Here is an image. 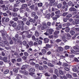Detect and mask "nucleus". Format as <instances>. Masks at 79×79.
<instances>
[{
    "label": "nucleus",
    "mask_w": 79,
    "mask_h": 79,
    "mask_svg": "<svg viewBox=\"0 0 79 79\" xmlns=\"http://www.w3.org/2000/svg\"><path fill=\"white\" fill-rule=\"evenodd\" d=\"M22 34H23L25 35V37H27L28 38L31 37V35L29 34V33H28V31H25L24 33H22Z\"/></svg>",
    "instance_id": "f257e3e1"
},
{
    "label": "nucleus",
    "mask_w": 79,
    "mask_h": 79,
    "mask_svg": "<svg viewBox=\"0 0 79 79\" xmlns=\"http://www.w3.org/2000/svg\"><path fill=\"white\" fill-rule=\"evenodd\" d=\"M5 17H3L2 19V21L3 22V21H4V20H5V22L6 23H8L10 21V19H9V18H6V19Z\"/></svg>",
    "instance_id": "f03ea898"
},
{
    "label": "nucleus",
    "mask_w": 79,
    "mask_h": 79,
    "mask_svg": "<svg viewBox=\"0 0 79 79\" xmlns=\"http://www.w3.org/2000/svg\"><path fill=\"white\" fill-rule=\"evenodd\" d=\"M29 67V65L27 64L24 65L22 66V67L21 68V70H24V69H26V68H27Z\"/></svg>",
    "instance_id": "7ed1b4c3"
},
{
    "label": "nucleus",
    "mask_w": 79,
    "mask_h": 79,
    "mask_svg": "<svg viewBox=\"0 0 79 79\" xmlns=\"http://www.w3.org/2000/svg\"><path fill=\"white\" fill-rule=\"evenodd\" d=\"M19 72L20 73H21L24 74H25V75H27V74H29L28 72L26 70H24L23 71L22 70H20Z\"/></svg>",
    "instance_id": "20e7f679"
},
{
    "label": "nucleus",
    "mask_w": 79,
    "mask_h": 79,
    "mask_svg": "<svg viewBox=\"0 0 79 79\" xmlns=\"http://www.w3.org/2000/svg\"><path fill=\"white\" fill-rule=\"evenodd\" d=\"M2 60L5 62V63H7L8 62V60H7V57L4 56L3 57V59Z\"/></svg>",
    "instance_id": "39448f33"
},
{
    "label": "nucleus",
    "mask_w": 79,
    "mask_h": 79,
    "mask_svg": "<svg viewBox=\"0 0 79 79\" xmlns=\"http://www.w3.org/2000/svg\"><path fill=\"white\" fill-rule=\"evenodd\" d=\"M69 10L70 11H77V10L74 7L70 8L69 9Z\"/></svg>",
    "instance_id": "423d86ee"
},
{
    "label": "nucleus",
    "mask_w": 79,
    "mask_h": 79,
    "mask_svg": "<svg viewBox=\"0 0 79 79\" xmlns=\"http://www.w3.org/2000/svg\"><path fill=\"white\" fill-rule=\"evenodd\" d=\"M44 43L46 44V43H48L49 41V39H48V38H46L44 39Z\"/></svg>",
    "instance_id": "0eeeda50"
},
{
    "label": "nucleus",
    "mask_w": 79,
    "mask_h": 79,
    "mask_svg": "<svg viewBox=\"0 0 79 79\" xmlns=\"http://www.w3.org/2000/svg\"><path fill=\"white\" fill-rule=\"evenodd\" d=\"M22 27V25L21 24H19L17 25V30H20Z\"/></svg>",
    "instance_id": "6e6552de"
},
{
    "label": "nucleus",
    "mask_w": 79,
    "mask_h": 79,
    "mask_svg": "<svg viewBox=\"0 0 79 79\" xmlns=\"http://www.w3.org/2000/svg\"><path fill=\"white\" fill-rule=\"evenodd\" d=\"M72 16V15L71 14L67 15L66 17V18L67 20H69V18H71Z\"/></svg>",
    "instance_id": "1a4fd4ad"
},
{
    "label": "nucleus",
    "mask_w": 79,
    "mask_h": 79,
    "mask_svg": "<svg viewBox=\"0 0 79 79\" xmlns=\"http://www.w3.org/2000/svg\"><path fill=\"white\" fill-rule=\"evenodd\" d=\"M29 21L30 23H35V19H33L31 18L29 20Z\"/></svg>",
    "instance_id": "9d476101"
},
{
    "label": "nucleus",
    "mask_w": 79,
    "mask_h": 79,
    "mask_svg": "<svg viewBox=\"0 0 79 79\" xmlns=\"http://www.w3.org/2000/svg\"><path fill=\"white\" fill-rule=\"evenodd\" d=\"M32 0H31L29 2H28L27 3V6H31V4H32Z\"/></svg>",
    "instance_id": "9b49d317"
},
{
    "label": "nucleus",
    "mask_w": 79,
    "mask_h": 79,
    "mask_svg": "<svg viewBox=\"0 0 79 79\" xmlns=\"http://www.w3.org/2000/svg\"><path fill=\"white\" fill-rule=\"evenodd\" d=\"M37 75L38 76V77L39 79H40L42 77V73H37Z\"/></svg>",
    "instance_id": "f8f14e48"
},
{
    "label": "nucleus",
    "mask_w": 79,
    "mask_h": 79,
    "mask_svg": "<svg viewBox=\"0 0 79 79\" xmlns=\"http://www.w3.org/2000/svg\"><path fill=\"white\" fill-rule=\"evenodd\" d=\"M20 78H22V75H21L18 74V75L16 76V79H20Z\"/></svg>",
    "instance_id": "ddd939ff"
},
{
    "label": "nucleus",
    "mask_w": 79,
    "mask_h": 79,
    "mask_svg": "<svg viewBox=\"0 0 79 79\" xmlns=\"http://www.w3.org/2000/svg\"><path fill=\"white\" fill-rule=\"evenodd\" d=\"M54 73L56 74L57 77H59V75L58 74V70L56 69L54 70Z\"/></svg>",
    "instance_id": "4468645a"
},
{
    "label": "nucleus",
    "mask_w": 79,
    "mask_h": 79,
    "mask_svg": "<svg viewBox=\"0 0 79 79\" xmlns=\"http://www.w3.org/2000/svg\"><path fill=\"white\" fill-rule=\"evenodd\" d=\"M65 31L66 32H69L70 29L68 27H67L65 28Z\"/></svg>",
    "instance_id": "2eb2a0df"
},
{
    "label": "nucleus",
    "mask_w": 79,
    "mask_h": 79,
    "mask_svg": "<svg viewBox=\"0 0 79 79\" xmlns=\"http://www.w3.org/2000/svg\"><path fill=\"white\" fill-rule=\"evenodd\" d=\"M44 67L42 66H40L39 67V70L40 71H42V70H44Z\"/></svg>",
    "instance_id": "dca6fc26"
},
{
    "label": "nucleus",
    "mask_w": 79,
    "mask_h": 79,
    "mask_svg": "<svg viewBox=\"0 0 79 79\" xmlns=\"http://www.w3.org/2000/svg\"><path fill=\"white\" fill-rule=\"evenodd\" d=\"M50 16H51V14H48L46 15V18L48 19H50Z\"/></svg>",
    "instance_id": "f3484780"
},
{
    "label": "nucleus",
    "mask_w": 79,
    "mask_h": 79,
    "mask_svg": "<svg viewBox=\"0 0 79 79\" xmlns=\"http://www.w3.org/2000/svg\"><path fill=\"white\" fill-rule=\"evenodd\" d=\"M78 14L79 15V12L78 13ZM73 18L76 19H79V15H75L73 17Z\"/></svg>",
    "instance_id": "a211bd4d"
},
{
    "label": "nucleus",
    "mask_w": 79,
    "mask_h": 79,
    "mask_svg": "<svg viewBox=\"0 0 79 79\" xmlns=\"http://www.w3.org/2000/svg\"><path fill=\"white\" fill-rule=\"evenodd\" d=\"M29 72H34L35 71V69L34 68H31L29 70Z\"/></svg>",
    "instance_id": "6ab92c4d"
},
{
    "label": "nucleus",
    "mask_w": 79,
    "mask_h": 79,
    "mask_svg": "<svg viewBox=\"0 0 79 79\" xmlns=\"http://www.w3.org/2000/svg\"><path fill=\"white\" fill-rule=\"evenodd\" d=\"M29 8H30L31 10H34V8H35V6L34 5H32L30 6Z\"/></svg>",
    "instance_id": "aec40b11"
},
{
    "label": "nucleus",
    "mask_w": 79,
    "mask_h": 79,
    "mask_svg": "<svg viewBox=\"0 0 79 79\" xmlns=\"http://www.w3.org/2000/svg\"><path fill=\"white\" fill-rule=\"evenodd\" d=\"M27 7V4H23L22 5V7L23 8H26Z\"/></svg>",
    "instance_id": "412c9836"
},
{
    "label": "nucleus",
    "mask_w": 79,
    "mask_h": 79,
    "mask_svg": "<svg viewBox=\"0 0 79 79\" xmlns=\"http://www.w3.org/2000/svg\"><path fill=\"white\" fill-rule=\"evenodd\" d=\"M1 32L2 33V35H6V33H5V32L4 31L2 30L1 31Z\"/></svg>",
    "instance_id": "4be33fe9"
},
{
    "label": "nucleus",
    "mask_w": 79,
    "mask_h": 79,
    "mask_svg": "<svg viewBox=\"0 0 79 79\" xmlns=\"http://www.w3.org/2000/svg\"><path fill=\"white\" fill-rule=\"evenodd\" d=\"M58 49L60 52H63V48H62V47H59Z\"/></svg>",
    "instance_id": "5701e85b"
},
{
    "label": "nucleus",
    "mask_w": 79,
    "mask_h": 79,
    "mask_svg": "<svg viewBox=\"0 0 79 79\" xmlns=\"http://www.w3.org/2000/svg\"><path fill=\"white\" fill-rule=\"evenodd\" d=\"M13 70V71L14 72V73H18V69L15 68Z\"/></svg>",
    "instance_id": "b1692460"
},
{
    "label": "nucleus",
    "mask_w": 79,
    "mask_h": 79,
    "mask_svg": "<svg viewBox=\"0 0 79 79\" xmlns=\"http://www.w3.org/2000/svg\"><path fill=\"white\" fill-rule=\"evenodd\" d=\"M70 33L72 35H74L75 34V31L73 30H71L70 31Z\"/></svg>",
    "instance_id": "393cba45"
},
{
    "label": "nucleus",
    "mask_w": 79,
    "mask_h": 79,
    "mask_svg": "<svg viewBox=\"0 0 79 79\" xmlns=\"http://www.w3.org/2000/svg\"><path fill=\"white\" fill-rule=\"evenodd\" d=\"M60 33V31H56L54 33V35H58Z\"/></svg>",
    "instance_id": "a878e982"
},
{
    "label": "nucleus",
    "mask_w": 79,
    "mask_h": 79,
    "mask_svg": "<svg viewBox=\"0 0 79 79\" xmlns=\"http://www.w3.org/2000/svg\"><path fill=\"white\" fill-rule=\"evenodd\" d=\"M59 74H61V75H63V74H64V72H63V71L62 70H59Z\"/></svg>",
    "instance_id": "bb28decb"
},
{
    "label": "nucleus",
    "mask_w": 79,
    "mask_h": 79,
    "mask_svg": "<svg viewBox=\"0 0 79 79\" xmlns=\"http://www.w3.org/2000/svg\"><path fill=\"white\" fill-rule=\"evenodd\" d=\"M6 45L7 46L5 47L6 49V50H9V49H10V48H11V47H10L9 44L8 45Z\"/></svg>",
    "instance_id": "cd10ccee"
},
{
    "label": "nucleus",
    "mask_w": 79,
    "mask_h": 79,
    "mask_svg": "<svg viewBox=\"0 0 79 79\" xmlns=\"http://www.w3.org/2000/svg\"><path fill=\"white\" fill-rule=\"evenodd\" d=\"M48 66H50V67H53L54 66V65L50 63H48Z\"/></svg>",
    "instance_id": "c85d7f7f"
},
{
    "label": "nucleus",
    "mask_w": 79,
    "mask_h": 79,
    "mask_svg": "<svg viewBox=\"0 0 79 79\" xmlns=\"http://www.w3.org/2000/svg\"><path fill=\"white\" fill-rule=\"evenodd\" d=\"M48 30V31H49V34H52V32H53V29H50Z\"/></svg>",
    "instance_id": "c756f323"
},
{
    "label": "nucleus",
    "mask_w": 79,
    "mask_h": 79,
    "mask_svg": "<svg viewBox=\"0 0 79 79\" xmlns=\"http://www.w3.org/2000/svg\"><path fill=\"white\" fill-rule=\"evenodd\" d=\"M41 51L42 53H43V54H45L46 53V50L45 49H42Z\"/></svg>",
    "instance_id": "7c9ffc66"
},
{
    "label": "nucleus",
    "mask_w": 79,
    "mask_h": 79,
    "mask_svg": "<svg viewBox=\"0 0 79 79\" xmlns=\"http://www.w3.org/2000/svg\"><path fill=\"white\" fill-rule=\"evenodd\" d=\"M46 47H47L48 48H51V47L52 46V45L49 44H46Z\"/></svg>",
    "instance_id": "2f4dec72"
},
{
    "label": "nucleus",
    "mask_w": 79,
    "mask_h": 79,
    "mask_svg": "<svg viewBox=\"0 0 79 79\" xmlns=\"http://www.w3.org/2000/svg\"><path fill=\"white\" fill-rule=\"evenodd\" d=\"M19 10V9L18 8H14L13 11H14V12H16L18 11V10Z\"/></svg>",
    "instance_id": "473e14b6"
},
{
    "label": "nucleus",
    "mask_w": 79,
    "mask_h": 79,
    "mask_svg": "<svg viewBox=\"0 0 79 79\" xmlns=\"http://www.w3.org/2000/svg\"><path fill=\"white\" fill-rule=\"evenodd\" d=\"M23 45H24L25 46H26L27 45V42L26 41H24L23 42Z\"/></svg>",
    "instance_id": "72a5a7b5"
},
{
    "label": "nucleus",
    "mask_w": 79,
    "mask_h": 79,
    "mask_svg": "<svg viewBox=\"0 0 79 79\" xmlns=\"http://www.w3.org/2000/svg\"><path fill=\"white\" fill-rule=\"evenodd\" d=\"M62 6V4L61 3L59 4L57 6L58 8H60Z\"/></svg>",
    "instance_id": "f704fd0d"
},
{
    "label": "nucleus",
    "mask_w": 79,
    "mask_h": 79,
    "mask_svg": "<svg viewBox=\"0 0 79 79\" xmlns=\"http://www.w3.org/2000/svg\"><path fill=\"white\" fill-rule=\"evenodd\" d=\"M43 4H42V2L39 3L38 4V6L39 7L42 6Z\"/></svg>",
    "instance_id": "c9c22d12"
},
{
    "label": "nucleus",
    "mask_w": 79,
    "mask_h": 79,
    "mask_svg": "<svg viewBox=\"0 0 79 79\" xmlns=\"http://www.w3.org/2000/svg\"><path fill=\"white\" fill-rule=\"evenodd\" d=\"M12 15L14 17H16V16H17V14L16 13L12 12Z\"/></svg>",
    "instance_id": "e433bc0d"
},
{
    "label": "nucleus",
    "mask_w": 79,
    "mask_h": 79,
    "mask_svg": "<svg viewBox=\"0 0 79 79\" xmlns=\"http://www.w3.org/2000/svg\"><path fill=\"white\" fill-rule=\"evenodd\" d=\"M55 14L56 15H60V10H58L55 12Z\"/></svg>",
    "instance_id": "4c0bfd02"
},
{
    "label": "nucleus",
    "mask_w": 79,
    "mask_h": 79,
    "mask_svg": "<svg viewBox=\"0 0 79 79\" xmlns=\"http://www.w3.org/2000/svg\"><path fill=\"white\" fill-rule=\"evenodd\" d=\"M35 36H38L39 35V33L38 31H36L35 32Z\"/></svg>",
    "instance_id": "58836bf2"
},
{
    "label": "nucleus",
    "mask_w": 79,
    "mask_h": 79,
    "mask_svg": "<svg viewBox=\"0 0 79 79\" xmlns=\"http://www.w3.org/2000/svg\"><path fill=\"white\" fill-rule=\"evenodd\" d=\"M66 77H69V78L72 77V76H71V75L68 74H66Z\"/></svg>",
    "instance_id": "ea45409f"
},
{
    "label": "nucleus",
    "mask_w": 79,
    "mask_h": 79,
    "mask_svg": "<svg viewBox=\"0 0 79 79\" xmlns=\"http://www.w3.org/2000/svg\"><path fill=\"white\" fill-rule=\"evenodd\" d=\"M78 45H75V46H74L73 47V48L75 50H77V49H78Z\"/></svg>",
    "instance_id": "a19ab883"
},
{
    "label": "nucleus",
    "mask_w": 79,
    "mask_h": 79,
    "mask_svg": "<svg viewBox=\"0 0 79 79\" xmlns=\"http://www.w3.org/2000/svg\"><path fill=\"white\" fill-rule=\"evenodd\" d=\"M4 43L6 45H9V43H8V42L6 41H4Z\"/></svg>",
    "instance_id": "79ce46f5"
},
{
    "label": "nucleus",
    "mask_w": 79,
    "mask_h": 79,
    "mask_svg": "<svg viewBox=\"0 0 79 79\" xmlns=\"http://www.w3.org/2000/svg\"><path fill=\"white\" fill-rule=\"evenodd\" d=\"M31 15L33 17H34L35 16V12H33L31 13Z\"/></svg>",
    "instance_id": "37998d69"
},
{
    "label": "nucleus",
    "mask_w": 79,
    "mask_h": 79,
    "mask_svg": "<svg viewBox=\"0 0 79 79\" xmlns=\"http://www.w3.org/2000/svg\"><path fill=\"white\" fill-rule=\"evenodd\" d=\"M8 73H9V70H6L4 72V74H8Z\"/></svg>",
    "instance_id": "c03bdc74"
},
{
    "label": "nucleus",
    "mask_w": 79,
    "mask_h": 79,
    "mask_svg": "<svg viewBox=\"0 0 79 79\" xmlns=\"http://www.w3.org/2000/svg\"><path fill=\"white\" fill-rule=\"evenodd\" d=\"M42 41L41 40H39L38 42V44L39 45H42Z\"/></svg>",
    "instance_id": "a18cd8bd"
},
{
    "label": "nucleus",
    "mask_w": 79,
    "mask_h": 79,
    "mask_svg": "<svg viewBox=\"0 0 79 79\" xmlns=\"http://www.w3.org/2000/svg\"><path fill=\"white\" fill-rule=\"evenodd\" d=\"M68 14V12L64 13L62 14V16H66Z\"/></svg>",
    "instance_id": "49530a36"
},
{
    "label": "nucleus",
    "mask_w": 79,
    "mask_h": 79,
    "mask_svg": "<svg viewBox=\"0 0 79 79\" xmlns=\"http://www.w3.org/2000/svg\"><path fill=\"white\" fill-rule=\"evenodd\" d=\"M78 69L76 68H73V71H74V72H77V71Z\"/></svg>",
    "instance_id": "de8ad7c7"
},
{
    "label": "nucleus",
    "mask_w": 79,
    "mask_h": 79,
    "mask_svg": "<svg viewBox=\"0 0 79 79\" xmlns=\"http://www.w3.org/2000/svg\"><path fill=\"white\" fill-rule=\"evenodd\" d=\"M43 68H44L45 69H48V66H47V65H43Z\"/></svg>",
    "instance_id": "09e8293b"
},
{
    "label": "nucleus",
    "mask_w": 79,
    "mask_h": 79,
    "mask_svg": "<svg viewBox=\"0 0 79 79\" xmlns=\"http://www.w3.org/2000/svg\"><path fill=\"white\" fill-rule=\"evenodd\" d=\"M34 10L35 11H37V10H38V7L37 6H35V8H34Z\"/></svg>",
    "instance_id": "8fccbe9b"
},
{
    "label": "nucleus",
    "mask_w": 79,
    "mask_h": 79,
    "mask_svg": "<svg viewBox=\"0 0 79 79\" xmlns=\"http://www.w3.org/2000/svg\"><path fill=\"white\" fill-rule=\"evenodd\" d=\"M28 44L29 45L31 46H32V45H33V42L32 41H30Z\"/></svg>",
    "instance_id": "3c124183"
},
{
    "label": "nucleus",
    "mask_w": 79,
    "mask_h": 79,
    "mask_svg": "<svg viewBox=\"0 0 79 79\" xmlns=\"http://www.w3.org/2000/svg\"><path fill=\"white\" fill-rule=\"evenodd\" d=\"M53 6H54L55 7H56V6H57L58 5V3H57V2H55L53 4Z\"/></svg>",
    "instance_id": "603ef678"
},
{
    "label": "nucleus",
    "mask_w": 79,
    "mask_h": 79,
    "mask_svg": "<svg viewBox=\"0 0 79 79\" xmlns=\"http://www.w3.org/2000/svg\"><path fill=\"white\" fill-rule=\"evenodd\" d=\"M21 3V0H17L16 1V4H19Z\"/></svg>",
    "instance_id": "864d4df0"
},
{
    "label": "nucleus",
    "mask_w": 79,
    "mask_h": 79,
    "mask_svg": "<svg viewBox=\"0 0 79 79\" xmlns=\"http://www.w3.org/2000/svg\"><path fill=\"white\" fill-rule=\"evenodd\" d=\"M68 4L69 6H71L72 5V2L71 1H70L68 2Z\"/></svg>",
    "instance_id": "5fc2aeb1"
},
{
    "label": "nucleus",
    "mask_w": 79,
    "mask_h": 79,
    "mask_svg": "<svg viewBox=\"0 0 79 79\" xmlns=\"http://www.w3.org/2000/svg\"><path fill=\"white\" fill-rule=\"evenodd\" d=\"M45 75L46 76H48L50 77V74H49L48 73H46L45 74Z\"/></svg>",
    "instance_id": "6e6d98bb"
},
{
    "label": "nucleus",
    "mask_w": 79,
    "mask_h": 79,
    "mask_svg": "<svg viewBox=\"0 0 79 79\" xmlns=\"http://www.w3.org/2000/svg\"><path fill=\"white\" fill-rule=\"evenodd\" d=\"M11 61L12 63H14L15 62V61H16V59H12L11 60Z\"/></svg>",
    "instance_id": "4d7b16f0"
},
{
    "label": "nucleus",
    "mask_w": 79,
    "mask_h": 79,
    "mask_svg": "<svg viewBox=\"0 0 79 79\" xmlns=\"http://www.w3.org/2000/svg\"><path fill=\"white\" fill-rule=\"evenodd\" d=\"M35 60V59H34V58H33V59H30L29 60V61L31 63V62Z\"/></svg>",
    "instance_id": "13d9d810"
},
{
    "label": "nucleus",
    "mask_w": 79,
    "mask_h": 79,
    "mask_svg": "<svg viewBox=\"0 0 79 79\" xmlns=\"http://www.w3.org/2000/svg\"><path fill=\"white\" fill-rule=\"evenodd\" d=\"M49 73H53V69H51L49 71Z\"/></svg>",
    "instance_id": "bf43d9fd"
},
{
    "label": "nucleus",
    "mask_w": 79,
    "mask_h": 79,
    "mask_svg": "<svg viewBox=\"0 0 79 79\" xmlns=\"http://www.w3.org/2000/svg\"><path fill=\"white\" fill-rule=\"evenodd\" d=\"M18 37H19L18 34H16L15 35V39H16V40H18Z\"/></svg>",
    "instance_id": "052dcab7"
},
{
    "label": "nucleus",
    "mask_w": 79,
    "mask_h": 79,
    "mask_svg": "<svg viewBox=\"0 0 79 79\" xmlns=\"http://www.w3.org/2000/svg\"><path fill=\"white\" fill-rule=\"evenodd\" d=\"M17 26V24L16 23H13L12 25V26L14 27H16Z\"/></svg>",
    "instance_id": "680f3d73"
},
{
    "label": "nucleus",
    "mask_w": 79,
    "mask_h": 79,
    "mask_svg": "<svg viewBox=\"0 0 79 79\" xmlns=\"http://www.w3.org/2000/svg\"><path fill=\"white\" fill-rule=\"evenodd\" d=\"M39 64H35V67L36 68H39Z\"/></svg>",
    "instance_id": "e2e57ef3"
},
{
    "label": "nucleus",
    "mask_w": 79,
    "mask_h": 79,
    "mask_svg": "<svg viewBox=\"0 0 79 79\" xmlns=\"http://www.w3.org/2000/svg\"><path fill=\"white\" fill-rule=\"evenodd\" d=\"M22 20L23 21L26 22V21H27V19L26 18H23L22 19Z\"/></svg>",
    "instance_id": "0e129e2a"
},
{
    "label": "nucleus",
    "mask_w": 79,
    "mask_h": 79,
    "mask_svg": "<svg viewBox=\"0 0 79 79\" xmlns=\"http://www.w3.org/2000/svg\"><path fill=\"white\" fill-rule=\"evenodd\" d=\"M64 69L65 71H69V69L68 67H65Z\"/></svg>",
    "instance_id": "69168bd1"
},
{
    "label": "nucleus",
    "mask_w": 79,
    "mask_h": 79,
    "mask_svg": "<svg viewBox=\"0 0 79 79\" xmlns=\"http://www.w3.org/2000/svg\"><path fill=\"white\" fill-rule=\"evenodd\" d=\"M22 60L21 58H19L17 60V61L18 62H20V61H21Z\"/></svg>",
    "instance_id": "338daca9"
},
{
    "label": "nucleus",
    "mask_w": 79,
    "mask_h": 79,
    "mask_svg": "<svg viewBox=\"0 0 79 79\" xmlns=\"http://www.w3.org/2000/svg\"><path fill=\"white\" fill-rule=\"evenodd\" d=\"M3 10H4V11L7 10H8V7L5 6L3 8Z\"/></svg>",
    "instance_id": "774afa93"
}]
</instances>
